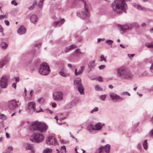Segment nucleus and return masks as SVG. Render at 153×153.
I'll return each mask as SVG.
<instances>
[{"mask_svg": "<svg viewBox=\"0 0 153 153\" xmlns=\"http://www.w3.org/2000/svg\"><path fill=\"white\" fill-rule=\"evenodd\" d=\"M123 94L127 95L129 96H130V94L127 92H124L123 93Z\"/></svg>", "mask_w": 153, "mask_h": 153, "instance_id": "nucleus-48", "label": "nucleus"}, {"mask_svg": "<svg viewBox=\"0 0 153 153\" xmlns=\"http://www.w3.org/2000/svg\"><path fill=\"white\" fill-rule=\"evenodd\" d=\"M75 151L76 153H84L85 151L80 148H78L77 149L76 147Z\"/></svg>", "mask_w": 153, "mask_h": 153, "instance_id": "nucleus-25", "label": "nucleus"}, {"mask_svg": "<svg viewBox=\"0 0 153 153\" xmlns=\"http://www.w3.org/2000/svg\"><path fill=\"white\" fill-rule=\"evenodd\" d=\"M40 67H49V66L47 63L44 62L41 65Z\"/></svg>", "mask_w": 153, "mask_h": 153, "instance_id": "nucleus-32", "label": "nucleus"}, {"mask_svg": "<svg viewBox=\"0 0 153 153\" xmlns=\"http://www.w3.org/2000/svg\"><path fill=\"white\" fill-rule=\"evenodd\" d=\"M82 68H78L76 69L75 74L77 76L81 74L82 71Z\"/></svg>", "mask_w": 153, "mask_h": 153, "instance_id": "nucleus-18", "label": "nucleus"}, {"mask_svg": "<svg viewBox=\"0 0 153 153\" xmlns=\"http://www.w3.org/2000/svg\"><path fill=\"white\" fill-rule=\"evenodd\" d=\"M53 98L55 100H61L62 98V94L61 92H56L53 94Z\"/></svg>", "mask_w": 153, "mask_h": 153, "instance_id": "nucleus-13", "label": "nucleus"}, {"mask_svg": "<svg viewBox=\"0 0 153 153\" xmlns=\"http://www.w3.org/2000/svg\"><path fill=\"white\" fill-rule=\"evenodd\" d=\"M108 87L110 89H112L113 88V86L111 85H108Z\"/></svg>", "mask_w": 153, "mask_h": 153, "instance_id": "nucleus-59", "label": "nucleus"}, {"mask_svg": "<svg viewBox=\"0 0 153 153\" xmlns=\"http://www.w3.org/2000/svg\"><path fill=\"white\" fill-rule=\"evenodd\" d=\"M146 25V24L145 23H143L141 24V26L142 27H144Z\"/></svg>", "mask_w": 153, "mask_h": 153, "instance_id": "nucleus-62", "label": "nucleus"}, {"mask_svg": "<svg viewBox=\"0 0 153 153\" xmlns=\"http://www.w3.org/2000/svg\"><path fill=\"white\" fill-rule=\"evenodd\" d=\"M5 24L7 26H9L10 25V22L9 21L5 20L4 21Z\"/></svg>", "mask_w": 153, "mask_h": 153, "instance_id": "nucleus-45", "label": "nucleus"}, {"mask_svg": "<svg viewBox=\"0 0 153 153\" xmlns=\"http://www.w3.org/2000/svg\"><path fill=\"white\" fill-rule=\"evenodd\" d=\"M52 107L53 108H55L56 107V104L55 103H53L52 104Z\"/></svg>", "mask_w": 153, "mask_h": 153, "instance_id": "nucleus-53", "label": "nucleus"}, {"mask_svg": "<svg viewBox=\"0 0 153 153\" xmlns=\"http://www.w3.org/2000/svg\"><path fill=\"white\" fill-rule=\"evenodd\" d=\"M109 96L111 98L114 100H123V99L120 97L113 93L110 94Z\"/></svg>", "mask_w": 153, "mask_h": 153, "instance_id": "nucleus-14", "label": "nucleus"}, {"mask_svg": "<svg viewBox=\"0 0 153 153\" xmlns=\"http://www.w3.org/2000/svg\"><path fill=\"white\" fill-rule=\"evenodd\" d=\"M7 77L3 76L0 80V85L2 88H5L7 86Z\"/></svg>", "mask_w": 153, "mask_h": 153, "instance_id": "nucleus-11", "label": "nucleus"}, {"mask_svg": "<svg viewBox=\"0 0 153 153\" xmlns=\"http://www.w3.org/2000/svg\"><path fill=\"white\" fill-rule=\"evenodd\" d=\"M118 76L122 79H128L131 78L132 75L130 72L125 68H119L117 71Z\"/></svg>", "mask_w": 153, "mask_h": 153, "instance_id": "nucleus-2", "label": "nucleus"}, {"mask_svg": "<svg viewBox=\"0 0 153 153\" xmlns=\"http://www.w3.org/2000/svg\"><path fill=\"white\" fill-rule=\"evenodd\" d=\"M13 150V148H12V147L11 146H10V147H8V149H7V151L8 152H10L12 150Z\"/></svg>", "mask_w": 153, "mask_h": 153, "instance_id": "nucleus-42", "label": "nucleus"}, {"mask_svg": "<svg viewBox=\"0 0 153 153\" xmlns=\"http://www.w3.org/2000/svg\"><path fill=\"white\" fill-rule=\"evenodd\" d=\"M30 139V140L33 142L39 143L42 142L44 140V136L42 134L36 133L31 136Z\"/></svg>", "mask_w": 153, "mask_h": 153, "instance_id": "nucleus-5", "label": "nucleus"}, {"mask_svg": "<svg viewBox=\"0 0 153 153\" xmlns=\"http://www.w3.org/2000/svg\"><path fill=\"white\" fill-rule=\"evenodd\" d=\"M135 55L134 54H128V56H129V57H130V56H131V57H133Z\"/></svg>", "mask_w": 153, "mask_h": 153, "instance_id": "nucleus-54", "label": "nucleus"}, {"mask_svg": "<svg viewBox=\"0 0 153 153\" xmlns=\"http://www.w3.org/2000/svg\"><path fill=\"white\" fill-rule=\"evenodd\" d=\"M149 70L151 72L153 73V68H150Z\"/></svg>", "mask_w": 153, "mask_h": 153, "instance_id": "nucleus-55", "label": "nucleus"}, {"mask_svg": "<svg viewBox=\"0 0 153 153\" xmlns=\"http://www.w3.org/2000/svg\"><path fill=\"white\" fill-rule=\"evenodd\" d=\"M96 80L100 82H102L103 81L102 77L101 76H99L96 77Z\"/></svg>", "mask_w": 153, "mask_h": 153, "instance_id": "nucleus-35", "label": "nucleus"}, {"mask_svg": "<svg viewBox=\"0 0 153 153\" xmlns=\"http://www.w3.org/2000/svg\"><path fill=\"white\" fill-rule=\"evenodd\" d=\"M43 4V1H41L38 4L40 7H41Z\"/></svg>", "mask_w": 153, "mask_h": 153, "instance_id": "nucleus-41", "label": "nucleus"}, {"mask_svg": "<svg viewBox=\"0 0 153 153\" xmlns=\"http://www.w3.org/2000/svg\"><path fill=\"white\" fill-rule=\"evenodd\" d=\"M28 109L30 111H34L36 113H39L41 112H45L47 113H49L51 114H52L53 112L52 111L49 109H47L45 110H43L40 107H39V108H40L39 110H38V109H36L35 108L36 103L34 102H28Z\"/></svg>", "mask_w": 153, "mask_h": 153, "instance_id": "nucleus-3", "label": "nucleus"}, {"mask_svg": "<svg viewBox=\"0 0 153 153\" xmlns=\"http://www.w3.org/2000/svg\"><path fill=\"white\" fill-rule=\"evenodd\" d=\"M54 118L56 119V120L57 121L58 120V117L57 116H56L55 117H54Z\"/></svg>", "mask_w": 153, "mask_h": 153, "instance_id": "nucleus-64", "label": "nucleus"}, {"mask_svg": "<svg viewBox=\"0 0 153 153\" xmlns=\"http://www.w3.org/2000/svg\"><path fill=\"white\" fill-rule=\"evenodd\" d=\"M146 11L152 12V10H151V9H150L149 8H147V9H146Z\"/></svg>", "mask_w": 153, "mask_h": 153, "instance_id": "nucleus-61", "label": "nucleus"}, {"mask_svg": "<svg viewBox=\"0 0 153 153\" xmlns=\"http://www.w3.org/2000/svg\"><path fill=\"white\" fill-rule=\"evenodd\" d=\"M75 52L76 53H80V50L79 49H77L75 51Z\"/></svg>", "mask_w": 153, "mask_h": 153, "instance_id": "nucleus-57", "label": "nucleus"}, {"mask_svg": "<svg viewBox=\"0 0 153 153\" xmlns=\"http://www.w3.org/2000/svg\"><path fill=\"white\" fill-rule=\"evenodd\" d=\"M126 0H115L112 3L111 7L113 10L117 13H121L127 8V4L125 2Z\"/></svg>", "mask_w": 153, "mask_h": 153, "instance_id": "nucleus-1", "label": "nucleus"}, {"mask_svg": "<svg viewBox=\"0 0 153 153\" xmlns=\"http://www.w3.org/2000/svg\"><path fill=\"white\" fill-rule=\"evenodd\" d=\"M11 3L12 4H14L15 6L17 5V4H18L17 3V2H16V1H11Z\"/></svg>", "mask_w": 153, "mask_h": 153, "instance_id": "nucleus-43", "label": "nucleus"}, {"mask_svg": "<svg viewBox=\"0 0 153 153\" xmlns=\"http://www.w3.org/2000/svg\"><path fill=\"white\" fill-rule=\"evenodd\" d=\"M26 29L23 26L20 27L18 30V33L20 35L25 33L26 31Z\"/></svg>", "mask_w": 153, "mask_h": 153, "instance_id": "nucleus-16", "label": "nucleus"}, {"mask_svg": "<svg viewBox=\"0 0 153 153\" xmlns=\"http://www.w3.org/2000/svg\"><path fill=\"white\" fill-rule=\"evenodd\" d=\"M15 80L16 82H18L19 81V77H16L15 78Z\"/></svg>", "mask_w": 153, "mask_h": 153, "instance_id": "nucleus-52", "label": "nucleus"}, {"mask_svg": "<svg viewBox=\"0 0 153 153\" xmlns=\"http://www.w3.org/2000/svg\"><path fill=\"white\" fill-rule=\"evenodd\" d=\"M20 105L18 101L15 100H10L8 102V107L11 110H13Z\"/></svg>", "mask_w": 153, "mask_h": 153, "instance_id": "nucleus-8", "label": "nucleus"}, {"mask_svg": "<svg viewBox=\"0 0 153 153\" xmlns=\"http://www.w3.org/2000/svg\"><path fill=\"white\" fill-rule=\"evenodd\" d=\"M38 102L40 103H43L44 102V100L43 98H41L38 100Z\"/></svg>", "mask_w": 153, "mask_h": 153, "instance_id": "nucleus-38", "label": "nucleus"}, {"mask_svg": "<svg viewBox=\"0 0 153 153\" xmlns=\"http://www.w3.org/2000/svg\"><path fill=\"white\" fill-rule=\"evenodd\" d=\"M131 27V25H128L127 24H126L124 25L123 26L122 25L121 26V29L123 31H125L126 30H128L130 29L131 27Z\"/></svg>", "mask_w": 153, "mask_h": 153, "instance_id": "nucleus-17", "label": "nucleus"}, {"mask_svg": "<svg viewBox=\"0 0 153 153\" xmlns=\"http://www.w3.org/2000/svg\"><path fill=\"white\" fill-rule=\"evenodd\" d=\"M94 65H95V61H91L88 64V66H89V67H90V66L93 67V66H94Z\"/></svg>", "mask_w": 153, "mask_h": 153, "instance_id": "nucleus-33", "label": "nucleus"}, {"mask_svg": "<svg viewBox=\"0 0 153 153\" xmlns=\"http://www.w3.org/2000/svg\"><path fill=\"white\" fill-rule=\"evenodd\" d=\"M100 60L101 61H104L105 62H106V59L105 58L103 54L102 55L100 56Z\"/></svg>", "mask_w": 153, "mask_h": 153, "instance_id": "nucleus-34", "label": "nucleus"}, {"mask_svg": "<svg viewBox=\"0 0 153 153\" xmlns=\"http://www.w3.org/2000/svg\"><path fill=\"white\" fill-rule=\"evenodd\" d=\"M88 129L91 131H94L96 129V124H90L88 127Z\"/></svg>", "mask_w": 153, "mask_h": 153, "instance_id": "nucleus-22", "label": "nucleus"}, {"mask_svg": "<svg viewBox=\"0 0 153 153\" xmlns=\"http://www.w3.org/2000/svg\"><path fill=\"white\" fill-rule=\"evenodd\" d=\"M7 18L6 15H2L0 16V19H5Z\"/></svg>", "mask_w": 153, "mask_h": 153, "instance_id": "nucleus-40", "label": "nucleus"}, {"mask_svg": "<svg viewBox=\"0 0 153 153\" xmlns=\"http://www.w3.org/2000/svg\"><path fill=\"white\" fill-rule=\"evenodd\" d=\"M37 20V16L35 15H32L30 18V20L31 22L34 23L36 22Z\"/></svg>", "mask_w": 153, "mask_h": 153, "instance_id": "nucleus-20", "label": "nucleus"}, {"mask_svg": "<svg viewBox=\"0 0 153 153\" xmlns=\"http://www.w3.org/2000/svg\"><path fill=\"white\" fill-rule=\"evenodd\" d=\"M46 143L48 145H55L56 143V139L53 136H50L46 139Z\"/></svg>", "mask_w": 153, "mask_h": 153, "instance_id": "nucleus-9", "label": "nucleus"}, {"mask_svg": "<svg viewBox=\"0 0 153 153\" xmlns=\"http://www.w3.org/2000/svg\"><path fill=\"white\" fill-rule=\"evenodd\" d=\"M110 147V145L108 144L106 145L105 146H101L100 148L99 153H104V152L109 153Z\"/></svg>", "mask_w": 153, "mask_h": 153, "instance_id": "nucleus-10", "label": "nucleus"}, {"mask_svg": "<svg viewBox=\"0 0 153 153\" xmlns=\"http://www.w3.org/2000/svg\"><path fill=\"white\" fill-rule=\"evenodd\" d=\"M84 5V8L83 9L80 13V16L82 18L85 19L88 18L89 16V13L88 11V6L87 5L86 2L82 0Z\"/></svg>", "mask_w": 153, "mask_h": 153, "instance_id": "nucleus-6", "label": "nucleus"}, {"mask_svg": "<svg viewBox=\"0 0 153 153\" xmlns=\"http://www.w3.org/2000/svg\"><path fill=\"white\" fill-rule=\"evenodd\" d=\"M32 126L34 130H39L41 132L46 131L47 128V126L43 123L35 121L32 123Z\"/></svg>", "mask_w": 153, "mask_h": 153, "instance_id": "nucleus-4", "label": "nucleus"}, {"mask_svg": "<svg viewBox=\"0 0 153 153\" xmlns=\"http://www.w3.org/2000/svg\"><path fill=\"white\" fill-rule=\"evenodd\" d=\"M106 42L108 45H110L113 43V41L112 40H108L106 41Z\"/></svg>", "mask_w": 153, "mask_h": 153, "instance_id": "nucleus-36", "label": "nucleus"}, {"mask_svg": "<svg viewBox=\"0 0 153 153\" xmlns=\"http://www.w3.org/2000/svg\"><path fill=\"white\" fill-rule=\"evenodd\" d=\"M96 90L99 91H101L102 89L99 85H96Z\"/></svg>", "mask_w": 153, "mask_h": 153, "instance_id": "nucleus-39", "label": "nucleus"}, {"mask_svg": "<svg viewBox=\"0 0 153 153\" xmlns=\"http://www.w3.org/2000/svg\"><path fill=\"white\" fill-rule=\"evenodd\" d=\"M77 47L75 45H73L70 46L69 47L66 48L65 49V52H69L71 50L75 49Z\"/></svg>", "mask_w": 153, "mask_h": 153, "instance_id": "nucleus-19", "label": "nucleus"}, {"mask_svg": "<svg viewBox=\"0 0 153 153\" xmlns=\"http://www.w3.org/2000/svg\"><path fill=\"white\" fill-rule=\"evenodd\" d=\"M59 74L60 75H61L62 76L66 77L68 75V74L65 73L63 71H61L59 72Z\"/></svg>", "mask_w": 153, "mask_h": 153, "instance_id": "nucleus-31", "label": "nucleus"}, {"mask_svg": "<svg viewBox=\"0 0 153 153\" xmlns=\"http://www.w3.org/2000/svg\"><path fill=\"white\" fill-rule=\"evenodd\" d=\"M13 86L15 88H16V84L15 83H13L12 84Z\"/></svg>", "mask_w": 153, "mask_h": 153, "instance_id": "nucleus-50", "label": "nucleus"}, {"mask_svg": "<svg viewBox=\"0 0 153 153\" xmlns=\"http://www.w3.org/2000/svg\"><path fill=\"white\" fill-rule=\"evenodd\" d=\"M100 98L102 100L105 101L106 98V95H100Z\"/></svg>", "mask_w": 153, "mask_h": 153, "instance_id": "nucleus-37", "label": "nucleus"}, {"mask_svg": "<svg viewBox=\"0 0 153 153\" xmlns=\"http://www.w3.org/2000/svg\"><path fill=\"white\" fill-rule=\"evenodd\" d=\"M138 147L139 149H140L141 148V145L140 144H139L138 145Z\"/></svg>", "mask_w": 153, "mask_h": 153, "instance_id": "nucleus-63", "label": "nucleus"}, {"mask_svg": "<svg viewBox=\"0 0 153 153\" xmlns=\"http://www.w3.org/2000/svg\"><path fill=\"white\" fill-rule=\"evenodd\" d=\"M25 149L27 150H30L31 151V152H32V151H34L33 150V146L32 144H28L27 146H26Z\"/></svg>", "mask_w": 153, "mask_h": 153, "instance_id": "nucleus-23", "label": "nucleus"}, {"mask_svg": "<svg viewBox=\"0 0 153 153\" xmlns=\"http://www.w3.org/2000/svg\"><path fill=\"white\" fill-rule=\"evenodd\" d=\"M104 40H105V39L104 38H102V39L98 38L97 39L98 42H100L101 41H103Z\"/></svg>", "mask_w": 153, "mask_h": 153, "instance_id": "nucleus-44", "label": "nucleus"}, {"mask_svg": "<svg viewBox=\"0 0 153 153\" xmlns=\"http://www.w3.org/2000/svg\"><path fill=\"white\" fill-rule=\"evenodd\" d=\"M0 45L1 47L4 49L6 48L8 46L7 44L4 42H1Z\"/></svg>", "mask_w": 153, "mask_h": 153, "instance_id": "nucleus-24", "label": "nucleus"}, {"mask_svg": "<svg viewBox=\"0 0 153 153\" xmlns=\"http://www.w3.org/2000/svg\"><path fill=\"white\" fill-rule=\"evenodd\" d=\"M96 111V108H94L93 110H92L91 113H93L94 112Z\"/></svg>", "mask_w": 153, "mask_h": 153, "instance_id": "nucleus-58", "label": "nucleus"}, {"mask_svg": "<svg viewBox=\"0 0 153 153\" xmlns=\"http://www.w3.org/2000/svg\"><path fill=\"white\" fill-rule=\"evenodd\" d=\"M6 136L7 137V138H9L10 137V136H9V134H8L7 133H6Z\"/></svg>", "mask_w": 153, "mask_h": 153, "instance_id": "nucleus-60", "label": "nucleus"}, {"mask_svg": "<svg viewBox=\"0 0 153 153\" xmlns=\"http://www.w3.org/2000/svg\"><path fill=\"white\" fill-rule=\"evenodd\" d=\"M65 21V20L64 19H61L53 23V25L55 27H56L58 26H59L63 24Z\"/></svg>", "mask_w": 153, "mask_h": 153, "instance_id": "nucleus-15", "label": "nucleus"}, {"mask_svg": "<svg viewBox=\"0 0 153 153\" xmlns=\"http://www.w3.org/2000/svg\"><path fill=\"white\" fill-rule=\"evenodd\" d=\"M145 46L148 48H153V43L151 42V43H146L145 44Z\"/></svg>", "mask_w": 153, "mask_h": 153, "instance_id": "nucleus-28", "label": "nucleus"}, {"mask_svg": "<svg viewBox=\"0 0 153 153\" xmlns=\"http://www.w3.org/2000/svg\"><path fill=\"white\" fill-rule=\"evenodd\" d=\"M74 84L78 88V90L81 94L84 92V88L81 83V79L80 78H77L74 81Z\"/></svg>", "mask_w": 153, "mask_h": 153, "instance_id": "nucleus-7", "label": "nucleus"}, {"mask_svg": "<svg viewBox=\"0 0 153 153\" xmlns=\"http://www.w3.org/2000/svg\"><path fill=\"white\" fill-rule=\"evenodd\" d=\"M50 68H40L39 69V72L42 75H47L50 72Z\"/></svg>", "mask_w": 153, "mask_h": 153, "instance_id": "nucleus-12", "label": "nucleus"}, {"mask_svg": "<svg viewBox=\"0 0 153 153\" xmlns=\"http://www.w3.org/2000/svg\"><path fill=\"white\" fill-rule=\"evenodd\" d=\"M149 134L150 136H152L153 135V129L151 131V132H149Z\"/></svg>", "mask_w": 153, "mask_h": 153, "instance_id": "nucleus-51", "label": "nucleus"}, {"mask_svg": "<svg viewBox=\"0 0 153 153\" xmlns=\"http://www.w3.org/2000/svg\"><path fill=\"white\" fill-rule=\"evenodd\" d=\"M3 31V27L2 26L0 25V32H1L2 33Z\"/></svg>", "mask_w": 153, "mask_h": 153, "instance_id": "nucleus-46", "label": "nucleus"}, {"mask_svg": "<svg viewBox=\"0 0 153 153\" xmlns=\"http://www.w3.org/2000/svg\"><path fill=\"white\" fill-rule=\"evenodd\" d=\"M143 146L144 149L146 150L148 148V144L147 143V140H145L143 143Z\"/></svg>", "mask_w": 153, "mask_h": 153, "instance_id": "nucleus-26", "label": "nucleus"}, {"mask_svg": "<svg viewBox=\"0 0 153 153\" xmlns=\"http://www.w3.org/2000/svg\"><path fill=\"white\" fill-rule=\"evenodd\" d=\"M61 153H65L66 152V148L65 146H63L61 147Z\"/></svg>", "mask_w": 153, "mask_h": 153, "instance_id": "nucleus-30", "label": "nucleus"}, {"mask_svg": "<svg viewBox=\"0 0 153 153\" xmlns=\"http://www.w3.org/2000/svg\"><path fill=\"white\" fill-rule=\"evenodd\" d=\"M4 64V62L3 61H1L0 62V66H2Z\"/></svg>", "mask_w": 153, "mask_h": 153, "instance_id": "nucleus-49", "label": "nucleus"}, {"mask_svg": "<svg viewBox=\"0 0 153 153\" xmlns=\"http://www.w3.org/2000/svg\"><path fill=\"white\" fill-rule=\"evenodd\" d=\"M137 9L139 10H140L143 11H146V8L143 7L141 6L140 5H137Z\"/></svg>", "mask_w": 153, "mask_h": 153, "instance_id": "nucleus-27", "label": "nucleus"}, {"mask_svg": "<svg viewBox=\"0 0 153 153\" xmlns=\"http://www.w3.org/2000/svg\"><path fill=\"white\" fill-rule=\"evenodd\" d=\"M105 125V124H102L101 123L99 122L96 123V130H100L102 128L103 126Z\"/></svg>", "mask_w": 153, "mask_h": 153, "instance_id": "nucleus-21", "label": "nucleus"}, {"mask_svg": "<svg viewBox=\"0 0 153 153\" xmlns=\"http://www.w3.org/2000/svg\"><path fill=\"white\" fill-rule=\"evenodd\" d=\"M120 47H122V48H126L125 46L123 45L122 44H120Z\"/></svg>", "mask_w": 153, "mask_h": 153, "instance_id": "nucleus-56", "label": "nucleus"}, {"mask_svg": "<svg viewBox=\"0 0 153 153\" xmlns=\"http://www.w3.org/2000/svg\"><path fill=\"white\" fill-rule=\"evenodd\" d=\"M34 4H33L32 5L29 7V9L30 10L32 9L33 8V7H34Z\"/></svg>", "mask_w": 153, "mask_h": 153, "instance_id": "nucleus-47", "label": "nucleus"}, {"mask_svg": "<svg viewBox=\"0 0 153 153\" xmlns=\"http://www.w3.org/2000/svg\"><path fill=\"white\" fill-rule=\"evenodd\" d=\"M44 153H51L52 152V150L51 149L47 148L43 151Z\"/></svg>", "mask_w": 153, "mask_h": 153, "instance_id": "nucleus-29", "label": "nucleus"}]
</instances>
